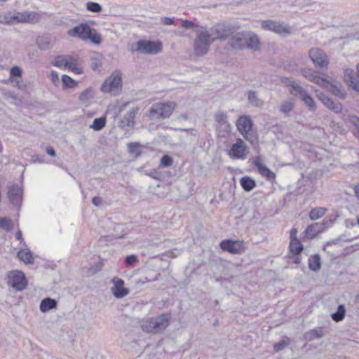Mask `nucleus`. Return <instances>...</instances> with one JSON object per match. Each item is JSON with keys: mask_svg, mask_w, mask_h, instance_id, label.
Listing matches in <instances>:
<instances>
[{"mask_svg": "<svg viewBox=\"0 0 359 359\" xmlns=\"http://www.w3.org/2000/svg\"><path fill=\"white\" fill-rule=\"evenodd\" d=\"M69 36L80 39L83 41H90L93 44L99 45L102 38L97 31L87 23H80L67 32Z\"/></svg>", "mask_w": 359, "mask_h": 359, "instance_id": "nucleus-1", "label": "nucleus"}, {"mask_svg": "<svg viewBox=\"0 0 359 359\" xmlns=\"http://www.w3.org/2000/svg\"><path fill=\"white\" fill-rule=\"evenodd\" d=\"M170 318V313H162L156 318H151L142 324V330L150 333L163 332L169 325Z\"/></svg>", "mask_w": 359, "mask_h": 359, "instance_id": "nucleus-2", "label": "nucleus"}, {"mask_svg": "<svg viewBox=\"0 0 359 359\" xmlns=\"http://www.w3.org/2000/svg\"><path fill=\"white\" fill-rule=\"evenodd\" d=\"M176 103L174 102H157L154 104L149 109L150 118L165 119L169 118L172 114Z\"/></svg>", "mask_w": 359, "mask_h": 359, "instance_id": "nucleus-3", "label": "nucleus"}, {"mask_svg": "<svg viewBox=\"0 0 359 359\" xmlns=\"http://www.w3.org/2000/svg\"><path fill=\"white\" fill-rule=\"evenodd\" d=\"M213 41V39H211V35L206 29L198 31L194 41L195 54L197 56L206 54Z\"/></svg>", "mask_w": 359, "mask_h": 359, "instance_id": "nucleus-4", "label": "nucleus"}, {"mask_svg": "<svg viewBox=\"0 0 359 359\" xmlns=\"http://www.w3.org/2000/svg\"><path fill=\"white\" fill-rule=\"evenodd\" d=\"M162 43L159 41L140 39L137 41L136 47L133 49V51L143 54L156 55L162 51Z\"/></svg>", "mask_w": 359, "mask_h": 359, "instance_id": "nucleus-5", "label": "nucleus"}, {"mask_svg": "<svg viewBox=\"0 0 359 359\" xmlns=\"http://www.w3.org/2000/svg\"><path fill=\"white\" fill-rule=\"evenodd\" d=\"M237 129L243 137L252 144L257 143V138L251 134L253 123L248 116H241L236 123Z\"/></svg>", "mask_w": 359, "mask_h": 359, "instance_id": "nucleus-6", "label": "nucleus"}, {"mask_svg": "<svg viewBox=\"0 0 359 359\" xmlns=\"http://www.w3.org/2000/svg\"><path fill=\"white\" fill-rule=\"evenodd\" d=\"M238 28V26L230 23L217 24L211 29L212 34L215 35L213 40H226L236 32Z\"/></svg>", "mask_w": 359, "mask_h": 359, "instance_id": "nucleus-7", "label": "nucleus"}, {"mask_svg": "<svg viewBox=\"0 0 359 359\" xmlns=\"http://www.w3.org/2000/svg\"><path fill=\"white\" fill-rule=\"evenodd\" d=\"M8 18L11 21V25L17 23L35 24L39 21L40 15L34 11H25L16 12L13 15L8 13Z\"/></svg>", "mask_w": 359, "mask_h": 359, "instance_id": "nucleus-8", "label": "nucleus"}, {"mask_svg": "<svg viewBox=\"0 0 359 359\" xmlns=\"http://www.w3.org/2000/svg\"><path fill=\"white\" fill-rule=\"evenodd\" d=\"M261 25L264 30L271 31L281 36H286L291 33V27L283 22L266 20L262 21Z\"/></svg>", "mask_w": 359, "mask_h": 359, "instance_id": "nucleus-9", "label": "nucleus"}, {"mask_svg": "<svg viewBox=\"0 0 359 359\" xmlns=\"http://www.w3.org/2000/svg\"><path fill=\"white\" fill-rule=\"evenodd\" d=\"M8 284L17 291L23 290L27 285V280L22 271H12L8 274Z\"/></svg>", "mask_w": 359, "mask_h": 359, "instance_id": "nucleus-10", "label": "nucleus"}, {"mask_svg": "<svg viewBox=\"0 0 359 359\" xmlns=\"http://www.w3.org/2000/svg\"><path fill=\"white\" fill-rule=\"evenodd\" d=\"M248 154V147L241 138H238L228 151V154L232 159L245 160Z\"/></svg>", "mask_w": 359, "mask_h": 359, "instance_id": "nucleus-11", "label": "nucleus"}, {"mask_svg": "<svg viewBox=\"0 0 359 359\" xmlns=\"http://www.w3.org/2000/svg\"><path fill=\"white\" fill-rule=\"evenodd\" d=\"M220 248L231 254H241L245 250L244 243L239 240L225 239L220 242Z\"/></svg>", "mask_w": 359, "mask_h": 359, "instance_id": "nucleus-12", "label": "nucleus"}, {"mask_svg": "<svg viewBox=\"0 0 359 359\" xmlns=\"http://www.w3.org/2000/svg\"><path fill=\"white\" fill-rule=\"evenodd\" d=\"M22 195L23 190L20 185L14 184L8 187V198L13 207L19 208L21 206Z\"/></svg>", "mask_w": 359, "mask_h": 359, "instance_id": "nucleus-13", "label": "nucleus"}, {"mask_svg": "<svg viewBox=\"0 0 359 359\" xmlns=\"http://www.w3.org/2000/svg\"><path fill=\"white\" fill-rule=\"evenodd\" d=\"M122 86V78L121 73L116 76L107 79L101 86V91L104 93H112Z\"/></svg>", "mask_w": 359, "mask_h": 359, "instance_id": "nucleus-14", "label": "nucleus"}, {"mask_svg": "<svg viewBox=\"0 0 359 359\" xmlns=\"http://www.w3.org/2000/svg\"><path fill=\"white\" fill-rule=\"evenodd\" d=\"M309 57L313 63L320 68L327 67L328 60L325 53L317 48H313L309 50Z\"/></svg>", "mask_w": 359, "mask_h": 359, "instance_id": "nucleus-15", "label": "nucleus"}, {"mask_svg": "<svg viewBox=\"0 0 359 359\" xmlns=\"http://www.w3.org/2000/svg\"><path fill=\"white\" fill-rule=\"evenodd\" d=\"M253 165L257 168L259 173L269 182L276 180V174L262 162L259 156L255 158Z\"/></svg>", "mask_w": 359, "mask_h": 359, "instance_id": "nucleus-16", "label": "nucleus"}, {"mask_svg": "<svg viewBox=\"0 0 359 359\" xmlns=\"http://www.w3.org/2000/svg\"><path fill=\"white\" fill-rule=\"evenodd\" d=\"M317 97L330 110L334 111L336 114L341 113L343 106L341 102L334 101L332 98L330 97L323 93H320L317 95Z\"/></svg>", "mask_w": 359, "mask_h": 359, "instance_id": "nucleus-17", "label": "nucleus"}, {"mask_svg": "<svg viewBox=\"0 0 359 359\" xmlns=\"http://www.w3.org/2000/svg\"><path fill=\"white\" fill-rule=\"evenodd\" d=\"M111 282L114 286L111 287V292L116 299H121L129 293V290L124 287L125 282L121 278L114 277Z\"/></svg>", "mask_w": 359, "mask_h": 359, "instance_id": "nucleus-18", "label": "nucleus"}, {"mask_svg": "<svg viewBox=\"0 0 359 359\" xmlns=\"http://www.w3.org/2000/svg\"><path fill=\"white\" fill-rule=\"evenodd\" d=\"M304 250V245L299 240L290 241L289 245V250L291 255V258L294 264H299L301 263V254Z\"/></svg>", "mask_w": 359, "mask_h": 359, "instance_id": "nucleus-19", "label": "nucleus"}, {"mask_svg": "<svg viewBox=\"0 0 359 359\" xmlns=\"http://www.w3.org/2000/svg\"><path fill=\"white\" fill-rule=\"evenodd\" d=\"M302 74L309 81H312L320 86L325 87L327 84H329V81L327 79L320 77L318 72L311 69H302Z\"/></svg>", "mask_w": 359, "mask_h": 359, "instance_id": "nucleus-20", "label": "nucleus"}, {"mask_svg": "<svg viewBox=\"0 0 359 359\" xmlns=\"http://www.w3.org/2000/svg\"><path fill=\"white\" fill-rule=\"evenodd\" d=\"M229 45L234 49L242 50L245 48L246 46V39H245V32H243L241 33H237L235 35H233L229 41Z\"/></svg>", "mask_w": 359, "mask_h": 359, "instance_id": "nucleus-21", "label": "nucleus"}, {"mask_svg": "<svg viewBox=\"0 0 359 359\" xmlns=\"http://www.w3.org/2000/svg\"><path fill=\"white\" fill-rule=\"evenodd\" d=\"M72 60H74V56L71 55H57L52 62V65L60 69H67L70 67V62Z\"/></svg>", "mask_w": 359, "mask_h": 359, "instance_id": "nucleus-22", "label": "nucleus"}, {"mask_svg": "<svg viewBox=\"0 0 359 359\" xmlns=\"http://www.w3.org/2000/svg\"><path fill=\"white\" fill-rule=\"evenodd\" d=\"M137 112V109H130L119 121V126L122 128L133 126L135 123L134 120Z\"/></svg>", "mask_w": 359, "mask_h": 359, "instance_id": "nucleus-23", "label": "nucleus"}, {"mask_svg": "<svg viewBox=\"0 0 359 359\" xmlns=\"http://www.w3.org/2000/svg\"><path fill=\"white\" fill-rule=\"evenodd\" d=\"M323 231V227L322 226V224L316 222V223L310 224L306 227V229L305 230V234L308 238H313L318 233H320Z\"/></svg>", "mask_w": 359, "mask_h": 359, "instance_id": "nucleus-24", "label": "nucleus"}, {"mask_svg": "<svg viewBox=\"0 0 359 359\" xmlns=\"http://www.w3.org/2000/svg\"><path fill=\"white\" fill-rule=\"evenodd\" d=\"M57 305V302L50 297H46L41 300L39 306V309L42 313H46L55 309Z\"/></svg>", "mask_w": 359, "mask_h": 359, "instance_id": "nucleus-25", "label": "nucleus"}, {"mask_svg": "<svg viewBox=\"0 0 359 359\" xmlns=\"http://www.w3.org/2000/svg\"><path fill=\"white\" fill-rule=\"evenodd\" d=\"M308 266L311 271H318L322 266L320 256L318 254L311 255L308 259Z\"/></svg>", "mask_w": 359, "mask_h": 359, "instance_id": "nucleus-26", "label": "nucleus"}, {"mask_svg": "<svg viewBox=\"0 0 359 359\" xmlns=\"http://www.w3.org/2000/svg\"><path fill=\"white\" fill-rule=\"evenodd\" d=\"M18 257L26 264H31L34 263V259L33 253L29 250H20L17 253Z\"/></svg>", "mask_w": 359, "mask_h": 359, "instance_id": "nucleus-27", "label": "nucleus"}, {"mask_svg": "<svg viewBox=\"0 0 359 359\" xmlns=\"http://www.w3.org/2000/svg\"><path fill=\"white\" fill-rule=\"evenodd\" d=\"M246 46L245 48L257 50L259 48V40L257 35H249L245 32Z\"/></svg>", "mask_w": 359, "mask_h": 359, "instance_id": "nucleus-28", "label": "nucleus"}, {"mask_svg": "<svg viewBox=\"0 0 359 359\" xmlns=\"http://www.w3.org/2000/svg\"><path fill=\"white\" fill-rule=\"evenodd\" d=\"M345 81L352 89L359 93V79L353 75L352 71L346 72Z\"/></svg>", "mask_w": 359, "mask_h": 359, "instance_id": "nucleus-29", "label": "nucleus"}, {"mask_svg": "<svg viewBox=\"0 0 359 359\" xmlns=\"http://www.w3.org/2000/svg\"><path fill=\"white\" fill-rule=\"evenodd\" d=\"M240 184L243 189L247 192L251 191L257 185L255 180L248 176L243 177L240 180Z\"/></svg>", "mask_w": 359, "mask_h": 359, "instance_id": "nucleus-30", "label": "nucleus"}, {"mask_svg": "<svg viewBox=\"0 0 359 359\" xmlns=\"http://www.w3.org/2000/svg\"><path fill=\"white\" fill-rule=\"evenodd\" d=\"M346 310L344 304H339L337 306V311L331 314L332 319L336 322H341L346 316Z\"/></svg>", "mask_w": 359, "mask_h": 359, "instance_id": "nucleus-31", "label": "nucleus"}, {"mask_svg": "<svg viewBox=\"0 0 359 359\" xmlns=\"http://www.w3.org/2000/svg\"><path fill=\"white\" fill-rule=\"evenodd\" d=\"M324 336L323 328L321 327H315L305 334V339L312 341L316 339H320Z\"/></svg>", "mask_w": 359, "mask_h": 359, "instance_id": "nucleus-32", "label": "nucleus"}, {"mask_svg": "<svg viewBox=\"0 0 359 359\" xmlns=\"http://www.w3.org/2000/svg\"><path fill=\"white\" fill-rule=\"evenodd\" d=\"M330 86L329 90L332 95L342 100L346 98V93L345 90H342L340 86L330 83V82L326 86Z\"/></svg>", "mask_w": 359, "mask_h": 359, "instance_id": "nucleus-33", "label": "nucleus"}, {"mask_svg": "<svg viewBox=\"0 0 359 359\" xmlns=\"http://www.w3.org/2000/svg\"><path fill=\"white\" fill-rule=\"evenodd\" d=\"M311 111H314L316 109V105L313 97L306 92L299 98Z\"/></svg>", "mask_w": 359, "mask_h": 359, "instance_id": "nucleus-34", "label": "nucleus"}, {"mask_svg": "<svg viewBox=\"0 0 359 359\" xmlns=\"http://www.w3.org/2000/svg\"><path fill=\"white\" fill-rule=\"evenodd\" d=\"M107 119L105 116L96 118L93 120V123L90 126L95 131H100L106 126Z\"/></svg>", "mask_w": 359, "mask_h": 359, "instance_id": "nucleus-35", "label": "nucleus"}, {"mask_svg": "<svg viewBox=\"0 0 359 359\" xmlns=\"http://www.w3.org/2000/svg\"><path fill=\"white\" fill-rule=\"evenodd\" d=\"M294 107V102L292 99L282 102L280 105V111L283 114H287L291 112Z\"/></svg>", "mask_w": 359, "mask_h": 359, "instance_id": "nucleus-36", "label": "nucleus"}, {"mask_svg": "<svg viewBox=\"0 0 359 359\" xmlns=\"http://www.w3.org/2000/svg\"><path fill=\"white\" fill-rule=\"evenodd\" d=\"M326 212L327 209L325 208L318 207L313 208L309 212V218L313 221L316 220L322 217Z\"/></svg>", "mask_w": 359, "mask_h": 359, "instance_id": "nucleus-37", "label": "nucleus"}, {"mask_svg": "<svg viewBox=\"0 0 359 359\" xmlns=\"http://www.w3.org/2000/svg\"><path fill=\"white\" fill-rule=\"evenodd\" d=\"M63 88H74L77 86V82L67 74H63L61 78Z\"/></svg>", "mask_w": 359, "mask_h": 359, "instance_id": "nucleus-38", "label": "nucleus"}, {"mask_svg": "<svg viewBox=\"0 0 359 359\" xmlns=\"http://www.w3.org/2000/svg\"><path fill=\"white\" fill-rule=\"evenodd\" d=\"M248 99L249 102L253 106L261 107L263 105V101L258 97L257 93L254 90L248 92Z\"/></svg>", "mask_w": 359, "mask_h": 359, "instance_id": "nucleus-39", "label": "nucleus"}, {"mask_svg": "<svg viewBox=\"0 0 359 359\" xmlns=\"http://www.w3.org/2000/svg\"><path fill=\"white\" fill-rule=\"evenodd\" d=\"M114 231H115L114 236L116 238H122L125 235L127 234V231L126 229L125 224H117L114 227Z\"/></svg>", "mask_w": 359, "mask_h": 359, "instance_id": "nucleus-40", "label": "nucleus"}, {"mask_svg": "<svg viewBox=\"0 0 359 359\" xmlns=\"http://www.w3.org/2000/svg\"><path fill=\"white\" fill-rule=\"evenodd\" d=\"M0 228L10 231L13 229V225L11 220L7 217H0Z\"/></svg>", "mask_w": 359, "mask_h": 359, "instance_id": "nucleus-41", "label": "nucleus"}, {"mask_svg": "<svg viewBox=\"0 0 359 359\" xmlns=\"http://www.w3.org/2000/svg\"><path fill=\"white\" fill-rule=\"evenodd\" d=\"M86 9L92 13H100L102 11V8L97 2L89 1L86 4Z\"/></svg>", "mask_w": 359, "mask_h": 359, "instance_id": "nucleus-42", "label": "nucleus"}, {"mask_svg": "<svg viewBox=\"0 0 359 359\" xmlns=\"http://www.w3.org/2000/svg\"><path fill=\"white\" fill-rule=\"evenodd\" d=\"M128 152L131 154H135L136 156H139L141 154L140 150V144L137 142H130L128 144Z\"/></svg>", "mask_w": 359, "mask_h": 359, "instance_id": "nucleus-43", "label": "nucleus"}, {"mask_svg": "<svg viewBox=\"0 0 359 359\" xmlns=\"http://www.w3.org/2000/svg\"><path fill=\"white\" fill-rule=\"evenodd\" d=\"M307 91L302 86L295 83L290 90V94L298 96L299 98L304 95Z\"/></svg>", "mask_w": 359, "mask_h": 359, "instance_id": "nucleus-44", "label": "nucleus"}, {"mask_svg": "<svg viewBox=\"0 0 359 359\" xmlns=\"http://www.w3.org/2000/svg\"><path fill=\"white\" fill-rule=\"evenodd\" d=\"M76 61L77 60L74 57V60L70 62V67H69L67 69L76 74H82L83 73V69L76 65Z\"/></svg>", "mask_w": 359, "mask_h": 359, "instance_id": "nucleus-45", "label": "nucleus"}, {"mask_svg": "<svg viewBox=\"0 0 359 359\" xmlns=\"http://www.w3.org/2000/svg\"><path fill=\"white\" fill-rule=\"evenodd\" d=\"M290 340L288 338L282 339L273 344V350L276 352H278L284 349L290 344Z\"/></svg>", "mask_w": 359, "mask_h": 359, "instance_id": "nucleus-46", "label": "nucleus"}, {"mask_svg": "<svg viewBox=\"0 0 359 359\" xmlns=\"http://www.w3.org/2000/svg\"><path fill=\"white\" fill-rule=\"evenodd\" d=\"M173 163L172 158L169 155H163L160 161V165L164 168L169 167Z\"/></svg>", "mask_w": 359, "mask_h": 359, "instance_id": "nucleus-47", "label": "nucleus"}, {"mask_svg": "<svg viewBox=\"0 0 359 359\" xmlns=\"http://www.w3.org/2000/svg\"><path fill=\"white\" fill-rule=\"evenodd\" d=\"M137 262V256L133 254L126 256L124 259V263L128 266H132Z\"/></svg>", "mask_w": 359, "mask_h": 359, "instance_id": "nucleus-48", "label": "nucleus"}, {"mask_svg": "<svg viewBox=\"0 0 359 359\" xmlns=\"http://www.w3.org/2000/svg\"><path fill=\"white\" fill-rule=\"evenodd\" d=\"M10 75L11 78H21L22 75V70L18 66H13L11 68Z\"/></svg>", "mask_w": 359, "mask_h": 359, "instance_id": "nucleus-49", "label": "nucleus"}, {"mask_svg": "<svg viewBox=\"0 0 359 359\" xmlns=\"http://www.w3.org/2000/svg\"><path fill=\"white\" fill-rule=\"evenodd\" d=\"M92 97V90L91 88H87L83 91L80 96L79 100L83 102H86Z\"/></svg>", "mask_w": 359, "mask_h": 359, "instance_id": "nucleus-50", "label": "nucleus"}, {"mask_svg": "<svg viewBox=\"0 0 359 359\" xmlns=\"http://www.w3.org/2000/svg\"><path fill=\"white\" fill-rule=\"evenodd\" d=\"M348 122L352 124L359 133V117L355 115L348 116Z\"/></svg>", "mask_w": 359, "mask_h": 359, "instance_id": "nucleus-51", "label": "nucleus"}, {"mask_svg": "<svg viewBox=\"0 0 359 359\" xmlns=\"http://www.w3.org/2000/svg\"><path fill=\"white\" fill-rule=\"evenodd\" d=\"M90 65L91 68L94 71H99L102 66V63L98 57H92Z\"/></svg>", "mask_w": 359, "mask_h": 359, "instance_id": "nucleus-52", "label": "nucleus"}, {"mask_svg": "<svg viewBox=\"0 0 359 359\" xmlns=\"http://www.w3.org/2000/svg\"><path fill=\"white\" fill-rule=\"evenodd\" d=\"M226 115L224 113H218L215 114V121L219 123L225 122L226 123V128H228L227 131L230 130V125L226 123Z\"/></svg>", "mask_w": 359, "mask_h": 359, "instance_id": "nucleus-53", "label": "nucleus"}, {"mask_svg": "<svg viewBox=\"0 0 359 359\" xmlns=\"http://www.w3.org/2000/svg\"><path fill=\"white\" fill-rule=\"evenodd\" d=\"M336 220V217H334V218L331 219V218H325L323 220L322 223H320V224H322V226L323 227V231L325 229H327L329 227H330L333 223L335 222Z\"/></svg>", "mask_w": 359, "mask_h": 359, "instance_id": "nucleus-54", "label": "nucleus"}, {"mask_svg": "<svg viewBox=\"0 0 359 359\" xmlns=\"http://www.w3.org/2000/svg\"><path fill=\"white\" fill-rule=\"evenodd\" d=\"M181 27L186 29H191L195 27V24L193 21L189 20H183L181 21Z\"/></svg>", "mask_w": 359, "mask_h": 359, "instance_id": "nucleus-55", "label": "nucleus"}, {"mask_svg": "<svg viewBox=\"0 0 359 359\" xmlns=\"http://www.w3.org/2000/svg\"><path fill=\"white\" fill-rule=\"evenodd\" d=\"M280 81L285 86L290 87L291 88L296 83L293 80L285 76L281 77Z\"/></svg>", "mask_w": 359, "mask_h": 359, "instance_id": "nucleus-56", "label": "nucleus"}, {"mask_svg": "<svg viewBox=\"0 0 359 359\" xmlns=\"http://www.w3.org/2000/svg\"><path fill=\"white\" fill-rule=\"evenodd\" d=\"M0 24L11 25L8 13H0Z\"/></svg>", "mask_w": 359, "mask_h": 359, "instance_id": "nucleus-57", "label": "nucleus"}, {"mask_svg": "<svg viewBox=\"0 0 359 359\" xmlns=\"http://www.w3.org/2000/svg\"><path fill=\"white\" fill-rule=\"evenodd\" d=\"M92 203L96 207H100L102 204V199L100 196H95L92 199Z\"/></svg>", "mask_w": 359, "mask_h": 359, "instance_id": "nucleus-58", "label": "nucleus"}, {"mask_svg": "<svg viewBox=\"0 0 359 359\" xmlns=\"http://www.w3.org/2000/svg\"><path fill=\"white\" fill-rule=\"evenodd\" d=\"M32 160L34 163H43L44 162V157L43 156L39 155V154H34L32 157Z\"/></svg>", "mask_w": 359, "mask_h": 359, "instance_id": "nucleus-59", "label": "nucleus"}, {"mask_svg": "<svg viewBox=\"0 0 359 359\" xmlns=\"http://www.w3.org/2000/svg\"><path fill=\"white\" fill-rule=\"evenodd\" d=\"M162 23L164 25H172L175 23V20L174 18H169V17H164L163 19H162Z\"/></svg>", "mask_w": 359, "mask_h": 359, "instance_id": "nucleus-60", "label": "nucleus"}, {"mask_svg": "<svg viewBox=\"0 0 359 359\" xmlns=\"http://www.w3.org/2000/svg\"><path fill=\"white\" fill-rule=\"evenodd\" d=\"M297 229L292 228L290 230V241H294L299 240L297 238Z\"/></svg>", "mask_w": 359, "mask_h": 359, "instance_id": "nucleus-61", "label": "nucleus"}, {"mask_svg": "<svg viewBox=\"0 0 359 359\" xmlns=\"http://www.w3.org/2000/svg\"><path fill=\"white\" fill-rule=\"evenodd\" d=\"M38 46L41 50H47L50 48V42L49 41H39V42H38Z\"/></svg>", "mask_w": 359, "mask_h": 359, "instance_id": "nucleus-62", "label": "nucleus"}, {"mask_svg": "<svg viewBox=\"0 0 359 359\" xmlns=\"http://www.w3.org/2000/svg\"><path fill=\"white\" fill-rule=\"evenodd\" d=\"M101 270L100 264H95L89 269V272L91 274H94Z\"/></svg>", "mask_w": 359, "mask_h": 359, "instance_id": "nucleus-63", "label": "nucleus"}, {"mask_svg": "<svg viewBox=\"0 0 359 359\" xmlns=\"http://www.w3.org/2000/svg\"><path fill=\"white\" fill-rule=\"evenodd\" d=\"M46 151L50 156L55 157L56 156V152L54 148L52 147H48L46 149Z\"/></svg>", "mask_w": 359, "mask_h": 359, "instance_id": "nucleus-64", "label": "nucleus"}]
</instances>
